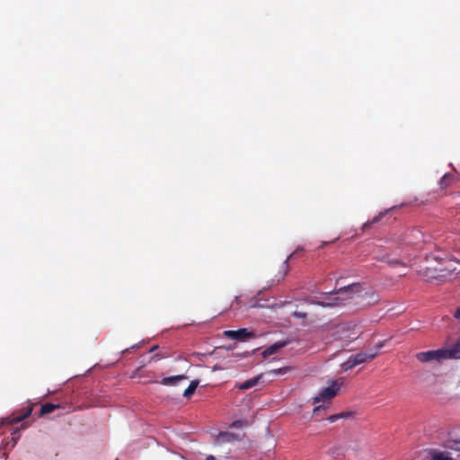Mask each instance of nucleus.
Returning <instances> with one entry per match:
<instances>
[{
	"label": "nucleus",
	"instance_id": "25",
	"mask_svg": "<svg viewBox=\"0 0 460 460\" xmlns=\"http://www.w3.org/2000/svg\"><path fill=\"white\" fill-rule=\"evenodd\" d=\"M274 373H276V374H284V373H286V371H285L284 368H279V369L274 370Z\"/></svg>",
	"mask_w": 460,
	"mask_h": 460
},
{
	"label": "nucleus",
	"instance_id": "19",
	"mask_svg": "<svg viewBox=\"0 0 460 460\" xmlns=\"http://www.w3.org/2000/svg\"><path fill=\"white\" fill-rule=\"evenodd\" d=\"M293 315L295 317H297V318H305L306 317V313H303V312H298V311H296L294 312Z\"/></svg>",
	"mask_w": 460,
	"mask_h": 460
},
{
	"label": "nucleus",
	"instance_id": "12",
	"mask_svg": "<svg viewBox=\"0 0 460 460\" xmlns=\"http://www.w3.org/2000/svg\"><path fill=\"white\" fill-rule=\"evenodd\" d=\"M336 294H331V296L328 297V302H321L319 303L321 305H326V306H338L341 305V299L339 296H335Z\"/></svg>",
	"mask_w": 460,
	"mask_h": 460
},
{
	"label": "nucleus",
	"instance_id": "22",
	"mask_svg": "<svg viewBox=\"0 0 460 460\" xmlns=\"http://www.w3.org/2000/svg\"><path fill=\"white\" fill-rule=\"evenodd\" d=\"M321 411H324V407L323 406H317L314 409V414H317L318 412H320Z\"/></svg>",
	"mask_w": 460,
	"mask_h": 460
},
{
	"label": "nucleus",
	"instance_id": "16",
	"mask_svg": "<svg viewBox=\"0 0 460 460\" xmlns=\"http://www.w3.org/2000/svg\"><path fill=\"white\" fill-rule=\"evenodd\" d=\"M355 366L352 358L349 357L347 361L341 364V367L344 371H348L351 368H353Z\"/></svg>",
	"mask_w": 460,
	"mask_h": 460
},
{
	"label": "nucleus",
	"instance_id": "29",
	"mask_svg": "<svg viewBox=\"0 0 460 460\" xmlns=\"http://www.w3.org/2000/svg\"><path fill=\"white\" fill-rule=\"evenodd\" d=\"M456 445L457 447H456V449L459 450L460 451V441L459 442H456Z\"/></svg>",
	"mask_w": 460,
	"mask_h": 460
},
{
	"label": "nucleus",
	"instance_id": "17",
	"mask_svg": "<svg viewBox=\"0 0 460 460\" xmlns=\"http://www.w3.org/2000/svg\"><path fill=\"white\" fill-rule=\"evenodd\" d=\"M291 256L292 255H289L281 264V271H283L281 279H283L288 272V260L290 259Z\"/></svg>",
	"mask_w": 460,
	"mask_h": 460
},
{
	"label": "nucleus",
	"instance_id": "11",
	"mask_svg": "<svg viewBox=\"0 0 460 460\" xmlns=\"http://www.w3.org/2000/svg\"><path fill=\"white\" fill-rule=\"evenodd\" d=\"M430 459L431 460H452V457L450 456V454L448 452L432 451L430 453Z\"/></svg>",
	"mask_w": 460,
	"mask_h": 460
},
{
	"label": "nucleus",
	"instance_id": "24",
	"mask_svg": "<svg viewBox=\"0 0 460 460\" xmlns=\"http://www.w3.org/2000/svg\"><path fill=\"white\" fill-rule=\"evenodd\" d=\"M454 316H455L456 319L460 320V307H459V308H457V309L456 310V312H455V314H454Z\"/></svg>",
	"mask_w": 460,
	"mask_h": 460
},
{
	"label": "nucleus",
	"instance_id": "1",
	"mask_svg": "<svg viewBox=\"0 0 460 460\" xmlns=\"http://www.w3.org/2000/svg\"><path fill=\"white\" fill-rule=\"evenodd\" d=\"M356 324L351 323L340 324L336 328L334 336L348 344L359 337V332L356 330Z\"/></svg>",
	"mask_w": 460,
	"mask_h": 460
},
{
	"label": "nucleus",
	"instance_id": "2",
	"mask_svg": "<svg viewBox=\"0 0 460 460\" xmlns=\"http://www.w3.org/2000/svg\"><path fill=\"white\" fill-rule=\"evenodd\" d=\"M445 349H439L436 350H428L419 352L416 355V358L419 361L422 363L429 362V361H438L440 362L444 359H447V356L445 353Z\"/></svg>",
	"mask_w": 460,
	"mask_h": 460
},
{
	"label": "nucleus",
	"instance_id": "4",
	"mask_svg": "<svg viewBox=\"0 0 460 460\" xmlns=\"http://www.w3.org/2000/svg\"><path fill=\"white\" fill-rule=\"evenodd\" d=\"M381 348V345H378L376 349H369L367 351H361L355 355H351L355 366L365 363L368 360L375 358L378 355V349Z\"/></svg>",
	"mask_w": 460,
	"mask_h": 460
},
{
	"label": "nucleus",
	"instance_id": "30",
	"mask_svg": "<svg viewBox=\"0 0 460 460\" xmlns=\"http://www.w3.org/2000/svg\"><path fill=\"white\" fill-rule=\"evenodd\" d=\"M350 287H347V289H345V292H348V289H349Z\"/></svg>",
	"mask_w": 460,
	"mask_h": 460
},
{
	"label": "nucleus",
	"instance_id": "28",
	"mask_svg": "<svg viewBox=\"0 0 460 460\" xmlns=\"http://www.w3.org/2000/svg\"><path fill=\"white\" fill-rule=\"evenodd\" d=\"M158 347L157 346H154L150 349V352H153L154 350H155Z\"/></svg>",
	"mask_w": 460,
	"mask_h": 460
},
{
	"label": "nucleus",
	"instance_id": "7",
	"mask_svg": "<svg viewBox=\"0 0 460 460\" xmlns=\"http://www.w3.org/2000/svg\"><path fill=\"white\" fill-rule=\"evenodd\" d=\"M188 379L185 375H178L164 377L161 380V384L164 385H177L181 381Z\"/></svg>",
	"mask_w": 460,
	"mask_h": 460
},
{
	"label": "nucleus",
	"instance_id": "20",
	"mask_svg": "<svg viewBox=\"0 0 460 460\" xmlns=\"http://www.w3.org/2000/svg\"><path fill=\"white\" fill-rule=\"evenodd\" d=\"M338 415H341V419L348 418V417H350L352 415V412H350V411H342V412L338 413Z\"/></svg>",
	"mask_w": 460,
	"mask_h": 460
},
{
	"label": "nucleus",
	"instance_id": "31",
	"mask_svg": "<svg viewBox=\"0 0 460 460\" xmlns=\"http://www.w3.org/2000/svg\"><path fill=\"white\" fill-rule=\"evenodd\" d=\"M350 287H347V289H345V292H348V289H349Z\"/></svg>",
	"mask_w": 460,
	"mask_h": 460
},
{
	"label": "nucleus",
	"instance_id": "27",
	"mask_svg": "<svg viewBox=\"0 0 460 460\" xmlns=\"http://www.w3.org/2000/svg\"><path fill=\"white\" fill-rule=\"evenodd\" d=\"M206 460H216L215 457L213 456H208Z\"/></svg>",
	"mask_w": 460,
	"mask_h": 460
},
{
	"label": "nucleus",
	"instance_id": "15",
	"mask_svg": "<svg viewBox=\"0 0 460 460\" xmlns=\"http://www.w3.org/2000/svg\"><path fill=\"white\" fill-rule=\"evenodd\" d=\"M199 380L191 381L190 385L183 392V396L188 397V398L190 397L195 393L197 387L199 386Z\"/></svg>",
	"mask_w": 460,
	"mask_h": 460
},
{
	"label": "nucleus",
	"instance_id": "21",
	"mask_svg": "<svg viewBox=\"0 0 460 460\" xmlns=\"http://www.w3.org/2000/svg\"><path fill=\"white\" fill-rule=\"evenodd\" d=\"M12 436H13V439H17V438H19V437H20V430H19V429H15V430L12 433Z\"/></svg>",
	"mask_w": 460,
	"mask_h": 460
},
{
	"label": "nucleus",
	"instance_id": "18",
	"mask_svg": "<svg viewBox=\"0 0 460 460\" xmlns=\"http://www.w3.org/2000/svg\"><path fill=\"white\" fill-rule=\"evenodd\" d=\"M340 419H341V415H338V413H337V414H332V415H331L330 417H328V419H327V420H328L330 422H335L336 420H340Z\"/></svg>",
	"mask_w": 460,
	"mask_h": 460
},
{
	"label": "nucleus",
	"instance_id": "9",
	"mask_svg": "<svg viewBox=\"0 0 460 460\" xmlns=\"http://www.w3.org/2000/svg\"><path fill=\"white\" fill-rule=\"evenodd\" d=\"M285 345V343L277 342L272 344L271 346L268 347L263 352L262 356L264 358H267L270 355L275 354L280 348H282Z\"/></svg>",
	"mask_w": 460,
	"mask_h": 460
},
{
	"label": "nucleus",
	"instance_id": "6",
	"mask_svg": "<svg viewBox=\"0 0 460 460\" xmlns=\"http://www.w3.org/2000/svg\"><path fill=\"white\" fill-rule=\"evenodd\" d=\"M32 410L33 404L30 403L28 406L20 410L19 411L13 412V415L8 418V423L15 424L21 422L31 414Z\"/></svg>",
	"mask_w": 460,
	"mask_h": 460
},
{
	"label": "nucleus",
	"instance_id": "23",
	"mask_svg": "<svg viewBox=\"0 0 460 460\" xmlns=\"http://www.w3.org/2000/svg\"><path fill=\"white\" fill-rule=\"evenodd\" d=\"M387 262L392 265V266H394V265H398L400 264L401 262L397 260H392V261H387Z\"/></svg>",
	"mask_w": 460,
	"mask_h": 460
},
{
	"label": "nucleus",
	"instance_id": "10",
	"mask_svg": "<svg viewBox=\"0 0 460 460\" xmlns=\"http://www.w3.org/2000/svg\"><path fill=\"white\" fill-rule=\"evenodd\" d=\"M260 379H261L260 376L252 377V378L242 383L238 387L241 390H248V389L255 386L259 383Z\"/></svg>",
	"mask_w": 460,
	"mask_h": 460
},
{
	"label": "nucleus",
	"instance_id": "14",
	"mask_svg": "<svg viewBox=\"0 0 460 460\" xmlns=\"http://www.w3.org/2000/svg\"><path fill=\"white\" fill-rule=\"evenodd\" d=\"M454 181V175L451 173H446L444 176L439 180V186L441 189L447 188L450 186Z\"/></svg>",
	"mask_w": 460,
	"mask_h": 460
},
{
	"label": "nucleus",
	"instance_id": "8",
	"mask_svg": "<svg viewBox=\"0 0 460 460\" xmlns=\"http://www.w3.org/2000/svg\"><path fill=\"white\" fill-rule=\"evenodd\" d=\"M445 353L447 358H460V338L457 340V341L450 348V349H445Z\"/></svg>",
	"mask_w": 460,
	"mask_h": 460
},
{
	"label": "nucleus",
	"instance_id": "13",
	"mask_svg": "<svg viewBox=\"0 0 460 460\" xmlns=\"http://www.w3.org/2000/svg\"><path fill=\"white\" fill-rule=\"evenodd\" d=\"M59 407H60L59 404L45 403L40 408V416H43V415L51 413L56 409H58Z\"/></svg>",
	"mask_w": 460,
	"mask_h": 460
},
{
	"label": "nucleus",
	"instance_id": "3",
	"mask_svg": "<svg viewBox=\"0 0 460 460\" xmlns=\"http://www.w3.org/2000/svg\"><path fill=\"white\" fill-rule=\"evenodd\" d=\"M340 385L337 381H332L331 385L321 390L318 396L314 397V402L330 401L336 396Z\"/></svg>",
	"mask_w": 460,
	"mask_h": 460
},
{
	"label": "nucleus",
	"instance_id": "5",
	"mask_svg": "<svg viewBox=\"0 0 460 460\" xmlns=\"http://www.w3.org/2000/svg\"><path fill=\"white\" fill-rule=\"evenodd\" d=\"M225 335L228 338L237 340L240 341H244L249 339L254 338L256 335L253 332H249L247 329L243 328L237 331H226Z\"/></svg>",
	"mask_w": 460,
	"mask_h": 460
},
{
	"label": "nucleus",
	"instance_id": "26",
	"mask_svg": "<svg viewBox=\"0 0 460 460\" xmlns=\"http://www.w3.org/2000/svg\"><path fill=\"white\" fill-rule=\"evenodd\" d=\"M382 217V215H379L378 217H376L374 218V220H373L371 223H369V225H372L373 223L377 222V221L380 219V217Z\"/></svg>",
	"mask_w": 460,
	"mask_h": 460
}]
</instances>
